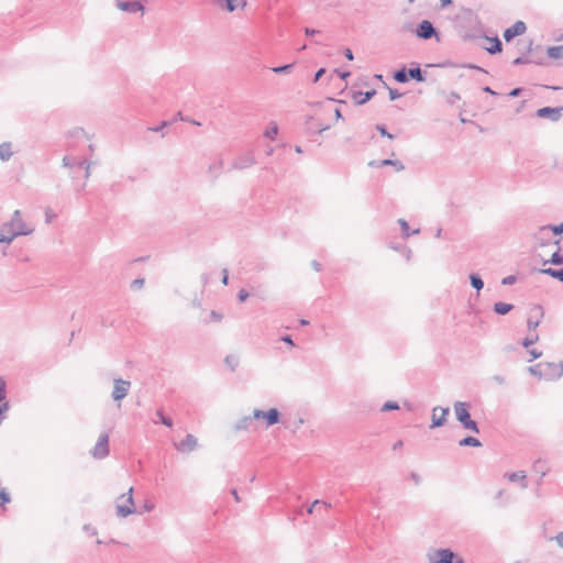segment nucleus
I'll list each match as a JSON object with an SVG mask.
<instances>
[{"label":"nucleus","mask_w":563,"mask_h":563,"mask_svg":"<svg viewBox=\"0 0 563 563\" xmlns=\"http://www.w3.org/2000/svg\"><path fill=\"white\" fill-rule=\"evenodd\" d=\"M410 479L416 484V485H419L421 483V476L416 473V472H412L410 473Z\"/></svg>","instance_id":"53"},{"label":"nucleus","mask_w":563,"mask_h":563,"mask_svg":"<svg viewBox=\"0 0 563 563\" xmlns=\"http://www.w3.org/2000/svg\"><path fill=\"white\" fill-rule=\"evenodd\" d=\"M459 444L461 446H475V448L482 445L481 441L478 439L474 438V437H466V438L462 439L459 442Z\"/></svg>","instance_id":"33"},{"label":"nucleus","mask_w":563,"mask_h":563,"mask_svg":"<svg viewBox=\"0 0 563 563\" xmlns=\"http://www.w3.org/2000/svg\"><path fill=\"white\" fill-rule=\"evenodd\" d=\"M324 74H325L324 68L318 69L317 73L314 74L313 82H317Z\"/></svg>","instance_id":"58"},{"label":"nucleus","mask_w":563,"mask_h":563,"mask_svg":"<svg viewBox=\"0 0 563 563\" xmlns=\"http://www.w3.org/2000/svg\"><path fill=\"white\" fill-rule=\"evenodd\" d=\"M409 78L415 79L417 81H424V75L419 66L410 68L408 70Z\"/></svg>","instance_id":"30"},{"label":"nucleus","mask_w":563,"mask_h":563,"mask_svg":"<svg viewBox=\"0 0 563 563\" xmlns=\"http://www.w3.org/2000/svg\"><path fill=\"white\" fill-rule=\"evenodd\" d=\"M398 223L400 224V228H401L404 236L408 238L409 236V224H408V222L406 220H404V219H399Z\"/></svg>","instance_id":"44"},{"label":"nucleus","mask_w":563,"mask_h":563,"mask_svg":"<svg viewBox=\"0 0 563 563\" xmlns=\"http://www.w3.org/2000/svg\"><path fill=\"white\" fill-rule=\"evenodd\" d=\"M516 282H517V277L515 275H509L501 279V284L505 286L514 285Z\"/></svg>","instance_id":"46"},{"label":"nucleus","mask_w":563,"mask_h":563,"mask_svg":"<svg viewBox=\"0 0 563 563\" xmlns=\"http://www.w3.org/2000/svg\"><path fill=\"white\" fill-rule=\"evenodd\" d=\"M78 166L85 168V178L88 179L90 177V175H91V172H90L91 163H89L88 161L84 159V161L78 163Z\"/></svg>","instance_id":"42"},{"label":"nucleus","mask_w":563,"mask_h":563,"mask_svg":"<svg viewBox=\"0 0 563 563\" xmlns=\"http://www.w3.org/2000/svg\"><path fill=\"white\" fill-rule=\"evenodd\" d=\"M56 218V214L53 212L52 209L47 208L45 210V222L46 223H52V221Z\"/></svg>","instance_id":"48"},{"label":"nucleus","mask_w":563,"mask_h":563,"mask_svg":"<svg viewBox=\"0 0 563 563\" xmlns=\"http://www.w3.org/2000/svg\"><path fill=\"white\" fill-rule=\"evenodd\" d=\"M527 30L526 23L522 21H517L512 26L508 27L504 32V38L509 42L515 36L522 35Z\"/></svg>","instance_id":"15"},{"label":"nucleus","mask_w":563,"mask_h":563,"mask_svg":"<svg viewBox=\"0 0 563 563\" xmlns=\"http://www.w3.org/2000/svg\"><path fill=\"white\" fill-rule=\"evenodd\" d=\"M512 63H514V65H522V64H530V63H533V64H537V65H542L543 64V59L542 58L528 57V56H519L516 59H514Z\"/></svg>","instance_id":"24"},{"label":"nucleus","mask_w":563,"mask_h":563,"mask_svg":"<svg viewBox=\"0 0 563 563\" xmlns=\"http://www.w3.org/2000/svg\"><path fill=\"white\" fill-rule=\"evenodd\" d=\"M450 409L443 407H434L432 409V423L430 426L431 429L442 427L446 422V416L449 415Z\"/></svg>","instance_id":"9"},{"label":"nucleus","mask_w":563,"mask_h":563,"mask_svg":"<svg viewBox=\"0 0 563 563\" xmlns=\"http://www.w3.org/2000/svg\"><path fill=\"white\" fill-rule=\"evenodd\" d=\"M145 280L143 278H136L132 282L131 288L141 289L144 286Z\"/></svg>","instance_id":"50"},{"label":"nucleus","mask_w":563,"mask_h":563,"mask_svg":"<svg viewBox=\"0 0 563 563\" xmlns=\"http://www.w3.org/2000/svg\"><path fill=\"white\" fill-rule=\"evenodd\" d=\"M292 67H294V64H287V65L274 67V68H272V70L275 74H288Z\"/></svg>","instance_id":"39"},{"label":"nucleus","mask_w":563,"mask_h":563,"mask_svg":"<svg viewBox=\"0 0 563 563\" xmlns=\"http://www.w3.org/2000/svg\"><path fill=\"white\" fill-rule=\"evenodd\" d=\"M210 317L213 321H217V322L221 321L223 318V316L221 313L217 312L216 310L211 311Z\"/></svg>","instance_id":"56"},{"label":"nucleus","mask_w":563,"mask_h":563,"mask_svg":"<svg viewBox=\"0 0 563 563\" xmlns=\"http://www.w3.org/2000/svg\"><path fill=\"white\" fill-rule=\"evenodd\" d=\"M156 416L158 417V421L164 426L170 428L173 426V420L166 416H164L162 410L156 411Z\"/></svg>","instance_id":"37"},{"label":"nucleus","mask_w":563,"mask_h":563,"mask_svg":"<svg viewBox=\"0 0 563 563\" xmlns=\"http://www.w3.org/2000/svg\"><path fill=\"white\" fill-rule=\"evenodd\" d=\"M238 298L240 301H245L247 298H249V292L245 290V289H241L239 292H238Z\"/></svg>","instance_id":"52"},{"label":"nucleus","mask_w":563,"mask_h":563,"mask_svg":"<svg viewBox=\"0 0 563 563\" xmlns=\"http://www.w3.org/2000/svg\"><path fill=\"white\" fill-rule=\"evenodd\" d=\"M131 382L124 380L122 378H117L113 382V390H112V399L114 401H121L124 399L130 390Z\"/></svg>","instance_id":"6"},{"label":"nucleus","mask_w":563,"mask_h":563,"mask_svg":"<svg viewBox=\"0 0 563 563\" xmlns=\"http://www.w3.org/2000/svg\"><path fill=\"white\" fill-rule=\"evenodd\" d=\"M280 340H282L283 342H285V343L289 344L290 346H295V343H294V341H292V339H291V336H290V335H284V336H282V339H280Z\"/></svg>","instance_id":"59"},{"label":"nucleus","mask_w":563,"mask_h":563,"mask_svg":"<svg viewBox=\"0 0 563 563\" xmlns=\"http://www.w3.org/2000/svg\"><path fill=\"white\" fill-rule=\"evenodd\" d=\"M397 409H399V405L396 401H386L383 405L380 410L383 412H386V411H391V410H397Z\"/></svg>","instance_id":"41"},{"label":"nucleus","mask_w":563,"mask_h":563,"mask_svg":"<svg viewBox=\"0 0 563 563\" xmlns=\"http://www.w3.org/2000/svg\"><path fill=\"white\" fill-rule=\"evenodd\" d=\"M14 154V151L12 150V143L11 142H3L0 144V159L2 162H8Z\"/></svg>","instance_id":"18"},{"label":"nucleus","mask_w":563,"mask_h":563,"mask_svg":"<svg viewBox=\"0 0 563 563\" xmlns=\"http://www.w3.org/2000/svg\"><path fill=\"white\" fill-rule=\"evenodd\" d=\"M543 316H544V312H543V309L541 306H534L530 310V316L528 317V320H527V328H528L529 332H536Z\"/></svg>","instance_id":"7"},{"label":"nucleus","mask_w":563,"mask_h":563,"mask_svg":"<svg viewBox=\"0 0 563 563\" xmlns=\"http://www.w3.org/2000/svg\"><path fill=\"white\" fill-rule=\"evenodd\" d=\"M553 540L556 541L558 545L563 549V531L562 532H559L554 538H552Z\"/></svg>","instance_id":"55"},{"label":"nucleus","mask_w":563,"mask_h":563,"mask_svg":"<svg viewBox=\"0 0 563 563\" xmlns=\"http://www.w3.org/2000/svg\"><path fill=\"white\" fill-rule=\"evenodd\" d=\"M224 363L230 367V369L232 372H234L236 369V367L239 366V357L235 356V355H228L225 358H224Z\"/></svg>","instance_id":"35"},{"label":"nucleus","mask_w":563,"mask_h":563,"mask_svg":"<svg viewBox=\"0 0 563 563\" xmlns=\"http://www.w3.org/2000/svg\"><path fill=\"white\" fill-rule=\"evenodd\" d=\"M389 97H390V100H396L401 97V93L395 89L389 88Z\"/></svg>","instance_id":"57"},{"label":"nucleus","mask_w":563,"mask_h":563,"mask_svg":"<svg viewBox=\"0 0 563 563\" xmlns=\"http://www.w3.org/2000/svg\"><path fill=\"white\" fill-rule=\"evenodd\" d=\"M492 379L497 383L498 385H505L506 384V377L503 375H494Z\"/></svg>","instance_id":"51"},{"label":"nucleus","mask_w":563,"mask_h":563,"mask_svg":"<svg viewBox=\"0 0 563 563\" xmlns=\"http://www.w3.org/2000/svg\"><path fill=\"white\" fill-rule=\"evenodd\" d=\"M222 166H223V162L220 159L219 162L217 163H213L212 165L209 166V170L214 174L216 177H218L221 173V169H222Z\"/></svg>","instance_id":"40"},{"label":"nucleus","mask_w":563,"mask_h":563,"mask_svg":"<svg viewBox=\"0 0 563 563\" xmlns=\"http://www.w3.org/2000/svg\"><path fill=\"white\" fill-rule=\"evenodd\" d=\"M541 274L551 276L552 278H555L563 283V268L556 269V268H542L540 269Z\"/></svg>","instance_id":"23"},{"label":"nucleus","mask_w":563,"mask_h":563,"mask_svg":"<svg viewBox=\"0 0 563 563\" xmlns=\"http://www.w3.org/2000/svg\"><path fill=\"white\" fill-rule=\"evenodd\" d=\"M254 420L255 419H254L253 413L250 416H244V417L240 418L234 424V431L239 432V431L251 430V428L253 427Z\"/></svg>","instance_id":"16"},{"label":"nucleus","mask_w":563,"mask_h":563,"mask_svg":"<svg viewBox=\"0 0 563 563\" xmlns=\"http://www.w3.org/2000/svg\"><path fill=\"white\" fill-rule=\"evenodd\" d=\"M376 130H377V131H378L383 136H386V137H388V139H390V140H393V139H394V135H393V134H390V133L386 130V126H385V125H383V124H377V125H376Z\"/></svg>","instance_id":"45"},{"label":"nucleus","mask_w":563,"mask_h":563,"mask_svg":"<svg viewBox=\"0 0 563 563\" xmlns=\"http://www.w3.org/2000/svg\"><path fill=\"white\" fill-rule=\"evenodd\" d=\"M132 493H133V488L131 487V488L129 489V492H128V498H126L128 504H130L131 506H133V505H134V501H133V495H132Z\"/></svg>","instance_id":"61"},{"label":"nucleus","mask_w":563,"mask_h":563,"mask_svg":"<svg viewBox=\"0 0 563 563\" xmlns=\"http://www.w3.org/2000/svg\"><path fill=\"white\" fill-rule=\"evenodd\" d=\"M334 71H335V73L340 76V78H342V79H346V78L351 75V73H350V71H340L339 69H335Z\"/></svg>","instance_id":"63"},{"label":"nucleus","mask_w":563,"mask_h":563,"mask_svg":"<svg viewBox=\"0 0 563 563\" xmlns=\"http://www.w3.org/2000/svg\"><path fill=\"white\" fill-rule=\"evenodd\" d=\"M540 231L541 232L552 231L555 235L562 234L563 233V222L560 223L559 225L542 227Z\"/></svg>","instance_id":"36"},{"label":"nucleus","mask_w":563,"mask_h":563,"mask_svg":"<svg viewBox=\"0 0 563 563\" xmlns=\"http://www.w3.org/2000/svg\"><path fill=\"white\" fill-rule=\"evenodd\" d=\"M376 93L375 90H371V91H366V92H363V91H355L353 92V100L355 101L356 104H364L366 103L367 101H369L374 95Z\"/></svg>","instance_id":"17"},{"label":"nucleus","mask_w":563,"mask_h":563,"mask_svg":"<svg viewBox=\"0 0 563 563\" xmlns=\"http://www.w3.org/2000/svg\"><path fill=\"white\" fill-rule=\"evenodd\" d=\"M543 365L545 366L543 368L544 373H548L551 375V376H545L547 380H555L563 376V363L562 362H560V363L545 362V363H543Z\"/></svg>","instance_id":"11"},{"label":"nucleus","mask_w":563,"mask_h":563,"mask_svg":"<svg viewBox=\"0 0 563 563\" xmlns=\"http://www.w3.org/2000/svg\"><path fill=\"white\" fill-rule=\"evenodd\" d=\"M197 438L192 434H187L180 442H175V448L181 453L192 452L197 448Z\"/></svg>","instance_id":"14"},{"label":"nucleus","mask_w":563,"mask_h":563,"mask_svg":"<svg viewBox=\"0 0 563 563\" xmlns=\"http://www.w3.org/2000/svg\"><path fill=\"white\" fill-rule=\"evenodd\" d=\"M429 563H464V560L451 549H433L427 553Z\"/></svg>","instance_id":"3"},{"label":"nucleus","mask_w":563,"mask_h":563,"mask_svg":"<svg viewBox=\"0 0 563 563\" xmlns=\"http://www.w3.org/2000/svg\"><path fill=\"white\" fill-rule=\"evenodd\" d=\"M489 41L492 42V45L489 47H486V51L489 54L500 53L503 49V44H501L500 40L497 36H495L493 38H489Z\"/></svg>","instance_id":"26"},{"label":"nucleus","mask_w":563,"mask_h":563,"mask_svg":"<svg viewBox=\"0 0 563 563\" xmlns=\"http://www.w3.org/2000/svg\"><path fill=\"white\" fill-rule=\"evenodd\" d=\"M539 340V335L537 332H529V334L523 339L522 345L523 347L528 349L534 343H537Z\"/></svg>","instance_id":"32"},{"label":"nucleus","mask_w":563,"mask_h":563,"mask_svg":"<svg viewBox=\"0 0 563 563\" xmlns=\"http://www.w3.org/2000/svg\"><path fill=\"white\" fill-rule=\"evenodd\" d=\"M115 5L118 9L129 12V13H136L141 12V14L144 13L145 8L140 1H122L117 0Z\"/></svg>","instance_id":"12"},{"label":"nucleus","mask_w":563,"mask_h":563,"mask_svg":"<svg viewBox=\"0 0 563 563\" xmlns=\"http://www.w3.org/2000/svg\"><path fill=\"white\" fill-rule=\"evenodd\" d=\"M11 498H10V495L4 490V489H1L0 490V506L7 504V503H10Z\"/></svg>","instance_id":"47"},{"label":"nucleus","mask_w":563,"mask_h":563,"mask_svg":"<svg viewBox=\"0 0 563 563\" xmlns=\"http://www.w3.org/2000/svg\"><path fill=\"white\" fill-rule=\"evenodd\" d=\"M344 56H345L349 60H353V59H354L353 52H352L350 48H345V49H344Z\"/></svg>","instance_id":"62"},{"label":"nucleus","mask_w":563,"mask_h":563,"mask_svg":"<svg viewBox=\"0 0 563 563\" xmlns=\"http://www.w3.org/2000/svg\"><path fill=\"white\" fill-rule=\"evenodd\" d=\"M256 161L254 157L253 152H246L239 157L235 158V161L232 164L233 169H245L253 165H255Z\"/></svg>","instance_id":"10"},{"label":"nucleus","mask_w":563,"mask_h":563,"mask_svg":"<svg viewBox=\"0 0 563 563\" xmlns=\"http://www.w3.org/2000/svg\"><path fill=\"white\" fill-rule=\"evenodd\" d=\"M510 482H520L522 488L528 487V483L526 481V473L523 471L512 472L507 475Z\"/></svg>","instance_id":"21"},{"label":"nucleus","mask_w":563,"mask_h":563,"mask_svg":"<svg viewBox=\"0 0 563 563\" xmlns=\"http://www.w3.org/2000/svg\"><path fill=\"white\" fill-rule=\"evenodd\" d=\"M134 511L135 510L133 507L124 506V505H117V515L119 517L125 518L129 515H132Z\"/></svg>","instance_id":"34"},{"label":"nucleus","mask_w":563,"mask_h":563,"mask_svg":"<svg viewBox=\"0 0 563 563\" xmlns=\"http://www.w3.org/2000/svg\"><path fill=\"white\" fill-rule=\"evenodd\" d=\"M470 283L472 287H474L477 291H479L484 287V282L482 277L476 273L470 275Z\"/></svg>","instance_id":"29"},{"label":"nucleus","mask_w":563,"mask_h":563,"mask_svg":"<svg viewBox=\"0 0 563 563\" xmlns=\"http://www.w3.org/2000/svg\"><path fill=\"white\" fill-rule=\"evenodd\" d=\"M5 387H7L5 380L2 377H0V405H2L3 401H7L5 400Z\"/></svg>","instance_id":"43"},{"label":"nucleus","mask_w":563,"mask_h":563,"mask_svg":"<svg viewBox=\"0 0 563 563\" xmlns=\"http://www.w3.org/2000/svg\"><path fill=\"white\" fill-rule=\"evenodd\" d=\"M329 507H331L330 504L325 503V501H322V500H314L311 506L308 508L307 512L308 514H313L314 511H320L321 508H324V509H328Z\"/></svg>","instance_id":"28"},{"label":"nucleus","mask_w":563,"mask_h":563,"mask_svg":"<svg viewBox=\"0 0 563 563\" xmlns=\"http://www.w3.org/2000/svg\"><path fill=\"white\" fill-rule=\"evenodd\" d=\"M547 54L550 58L559 59L563 57V44L560 46H550L547 49Z\"/></svg>","instance_id":"27"},{"label":"nucleus","mask_w":563,"mask_h":563,"mask_svg":"<svg viewBox=\"0 0 563 563\" xmlns=\"http://www.w3.org/2000/svg\"><path fill=\"white\" fill-rule=\"evenodd\" d=\"M529 354L531 355V360L530 361H532V360H537V358L541 357L542 352L538 351L536 349H532V350H529Z\"/></svg>","instance_id":"54"},{"label":"nucleus","mask_w":563,"mask_h":563,"mask_svg":"<svg viewBox=\"0 0 563 563\" xmlns=\"http://www.w3.org/2000/svg\"><path fill=\"white\" fill-rule=\"evenodd\" d=\"M556 251L551 255L550 260L544 262V265L551 263L553 265H563V254L560 252V240L554 242Z\"/></svg>","instance_id":"19"},{"label":"nucleus","mask_w":563,"mask_h":563,"mask_svg":"<svg viewBox=\"0 0 563 563\" xmlns=\"http://www.w3.org/2000/svg\"><path fill=\"white\" fill-rule=\"evenodd\" d=\"M562 111H563V107H559V108L544 107V108H540L537 111V115L539 118L549 119L552 122H556L560 120V118L562 115Z\"/></svg>","instance_id":"13"},{"label":"nucleus","mask_w":563,"mask_h":563,"mask_svg":"<svg viewBox=\"0 0 563 563\" xmlns=\"http://www.w3.org/2000/svg\"><path fill=\"white\" fill-rule=\"evenodd\" d=\"M33 231L34 228L23 221L21 211L15 210L10 221L0 225V243L10 244L16 236L29 235Z\"/></svg>","instance_id":"1"},{"label":"nucleus","mask_w":563,"mask_h":563,"mask_svg":"<svg viewBox=\"0 0 563 563\" xmlns=\"http://www.w3.org/2000/svg\"><path fill=\"white\" fill-rule=\"evenodd\" d=\"M109 435L107 433H101L99 439L92 450V455L96 459H103L109 454Z\"/></svg>","instance_id":"8"},{"label":"nucleus","mask_w":563,"mask_h":563,"mask_svg":"<svg viewBox=\"0 0 563 563\" xmlns=\"http://www.w3.org/2000/svg\"><path fill=\"white\" fill-rule=\"evenodd\" d=\"M394 79L398 82L405 84L409 80L408 70L402 67L394 74Z\"/></svg>","instance_id":"31"},{"label":"nucleus","mask_w":563,"mask_h":563,"mask_svg":"<svg viewBox=\"0 0 563 563\" xmlns=\"http://www.w3.org/2000/svg\"><path fill=\"white\" fill-rule=\"evenodd\" d=\"M522 91V88H515L509 92L510 97H518Z\"/></svg>","instance_id":"64"},{"label":"nucleus","mask_w":563,"mask_h":563,"mask_svg":"<svg viewBox=\"0 0 563 563\" xmlns=\"http://www.w3.org/2000/svg\"><path fill=\"white\" fill-rule=\"evenodd\" d=\"M254 419L260 421L263 420L266 427L274 426L280 420V412L276 408H271L267 411L261 409L253 410Z\"/></svg>","instance_id":"4"},{"label":"nucleus","mask_w":563,"mask_h":563,"mask_svg":"<svg viewBox=\"0 0 563 563\" xmlns=\"http://www.w3.org/2000/svg\"><path fill=\"white\" fill-rule=\"evenodd\" d=\"M544 367L545 366L543 365V363H538L536 365L529 366L528 372L531 375L537 376L540 379H545V376H551V375L548 373H544V369H543Z\"/></svg>","instance_id":"20"},{"label":"nucleus","mask_w":563,"mask_h":563,"mask_svg":"<svg viewBox=\"0 0 563 563\" xmlns=\"http://www.w3.org/2000/svg\"><path fill=\"white\" fill-rule=\"evenodd\" d=\"M453 408H454V413H455L456 420L466 430L473 431L475 433H479L477 422L471 418V413L468 410L470 404L464 402V401H456V402H454Z\"/></svg>","instance_id":"2"},{"label":"nucleus","mask_w":563,"mask_h":563,"mask_svg":"<svg viewBox=\"0 0 563 563\" xmlns=\"http://www.w3.org/2000/svg\"><path fill=\"white\" fill-rule=\"evenodd\" d=\"M416 35L422 40H430L432 37H435L437 41H440L437 29L429 20H422L418 24L416 29Z\"/></svg>","instance_id":"5"},{"label":"nucleus","mask_w":563,"mask_h":563,"mask_svg":"<svg viewBox=\"0 0 563 563\" xmlns=\"http://www.w3.org/2000/svg\"><path fill=\"white\" fill-rule=\"evenodd\" d=\"M62 164L64 167H74L75 165H78L77 162L70 159L68 156L63 157Z\"/></svg>","instance_id":"49"},{"label":"nucleus","mask_w":563,"mask_h":563,"mask_svg":"<svg viewBox=\"0 0 563 563\" xmlns=\"http://www.w3.org/2000/svg\"><path fill=\"white\" fill-rule=\"evenodd\" d=\"M378 165L382 166V167L383 166H393V167H395V169L397 172H401V170L405 169V165L400 161H398V159H395V161L394 159H389V158L383 159V161H379Z\"/></svg>","instance_id":"25"},{"label":"nucleus","mask_w":563,"mask_h":563,"mask_svg":"<svg viewBox=\"0 0 563 563\" xmlns=\"http://www.w3.org/2000/svg\"><path fill=\"white\" fill-rule=\"evenodd\" d=\"M278 133V126L276 123H272L271 126L265 131V136L274 140Z\"/></svg>","instance_id":"38"},{"label":"nucleus","mask_w":563,"mask_h":563,"mask_svg":"<svg viewBox=\"0 0 563 563\" xmlns=\"http://www.w3.org/2000/svg\"><path fill=\"white\" fill-rule=\"evenodd\" d=\"M514 309V305L498 301L494 305V311L497 314L505 316Z\"/></svg>","instance_id":"22"},{"label":"nucleus","mask_w":563,"mask_h":563,"mask_svg":"<svg viewBox=\"0 0 563 563\" xmlns=\"http://www.w3.org/2000/svg\"><path fill=\"white\" fill-rule=\"evenodd\" d=\"M320 31L319 30H316V29H310V27H306L305 29V33L306 35L308 36H312L314 34H318Z\"/></svg>","instance_id":"60"}]
</instances>
